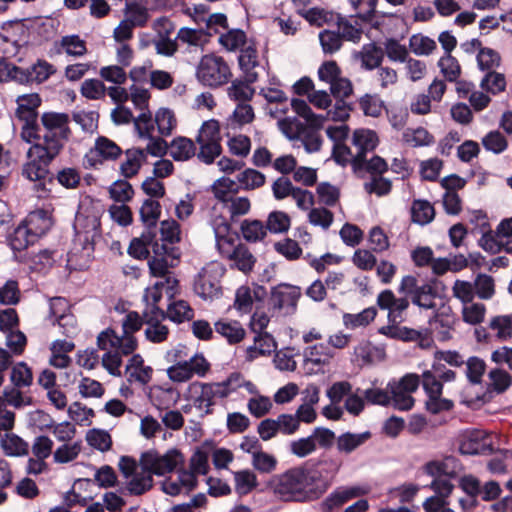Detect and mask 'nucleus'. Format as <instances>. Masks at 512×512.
<instances>
[{"label":"nucleus","mask_w":512,"mask_h":512,"mask_svg":"<svg viewBox=\"0 0 512 512\" xmlns=\"http://www.w3.org/2000/svg\"><path fill=\"white\" fill-rule=\"evenodd\" d=\"M16 116L23 122L21 139L31 144L26 152L27 161L22 174L30 181L44 179L48 167L62 152L71 137L70 117L66 113L45 112L37 122V108L41 104L38 94L18 96Z\"/></svg>","instance_id":"f257e3e1"},{"label":"nucleus","mask_w":512,"mask_h":512,"mask_svg":"<svg viewBox=\"0 0 512 512\" xmlns=\"http://www.w3.org/2000/svg\"><path fill=\"white\" fill-rule=\"evenodd\" d=\"M305 467H295L270 481L274 494L284 501L306 502L319 499Z\"/></svg>","instance_id":"f03ea898"},{"label":"nucleus","mask_w":512,"mask_h":512,"mask_svg":"<svg viewBox=\"0 0 512 512\" xmlns=\"http://www.w3.org/2000/svg\"><path fill=\"white\" fill-rule=\"evenodd\" d=\"M232 74L226 61L214 54L204 55L196 68L197 80L208 87L216 88L226 84Z\"/></svg>","instance_id":"7ed1b4c3"},{"label":"nucleus","mask_w":512,"mask_h":512,"mask_svg":"<svg viewBox=\"0 0 512 512\" xmlns=\"http://www.w3.org/2000/svg\"><path fill=\"white\" fill-rule=\"evenodd\" d=\"M183 461V455L177 449H170L164 454L148 450L141 454L139 466L150 475L163 476L174 471Z\"/></svg>","instance_id":"20e7f679"},{"label":"nucleus","mask_w":512,"mask_h":512,"mask_svg":"<svg viewBox=\"0 0 512 512\" xmlns=\"http://www.w3.org/2000/svg\"><path fill=\"white\" fill-rule=\"evenodd\" d=\"M224 273L225 268L221 263L212 261L206 264L195 278V293L204 300L218 298L222 293L220 282Z\"/></svg>","instance_id":"39448f33"},{"label":"nucleus","mask_w":512,"mask_h":512,"mask_svg":"<svg viewBox=\"0 0 512 512\" xmlns=\"http://www.w3.org/2000/svg\"><path fill=\"white\" fill-rule=\"evenodd\" d=\"M420 384V377L417 374H406L400 380H392L387 384L390 394V404L401 411H408L414 406L415 400L412 393Z\"/></svg>","instance_id":"423d86ee"},{"label":"nucleus","mask_w":512,"mask_h":512,"mask_svg":"<svg viewBox=\"0 0 512 512\" xmlns=\"http://www.w3.org/2000/svg\"><path fill=\"white\" fill-rule=\"evenodd\" d=\"M398 292L409 296L412 303L422 309L436 308L437 290L431 283L419 284L416 277L407 275L402 278Z\"/></svg>","instance_id":"0eeeda50"},{"label":"nucleus","mask_w":512,"mask_h":512,"mask_svg":"<svg viewBox=\"0 0 512 512\" xmlns=\"http://www.w3.org/2000/svg\"><path fill=\"white\" fill-rule=\"evenodd\" d=\"M420 381L426 395L425 409L429 413L436 415L453 408V401L442 396V383H438L430 372H423Z\"/></svg>","instance_id":"6e6552de"},{"label":"nucleus","mask_w":512,"mask_h":512,"mask_svg":"<svg viewBox=\"0 0 512 512\" xmlns=\"http://www.w3.org/2000/svg\"><path fill=\"white\" fill-rule=\"evenodd\" d=\"M210 369L209 362L203 355L195 354L189 360L176 362L167 369V375L173 382H186L192 377H204Z\"/></svg>","instance_id":"1a4fd4ad"},{"label":"nucleus","mask_w":512,"mask_h":512,"mask_svg":"<svg viewBox=\"0 0 512 512\" xmlns=\"http://www.w3.org/2000/svg\"><path fill=\"white\" fill-rule=\"evenodd\" d=\"M305 468L320 498L330 487L333 477L340 469V463L336 459L325 458Z\"/></svg>","instance_id":"9d476101"},{"label":"nucleus","mask_w":512,"mask_h":512,"mask_svg":"<svg viewBox=\"0 0 512 512\" xmlns=\"http://www.w3.org/2000/svg\"><path fill=\"white\" fill-rule=\"evenodd\" d=\"M379 143L375 131L370 129H357L353 133L352 145L354 148V172L360 173L363 169L365 157L375 150Z\"/></svg>","instance_id":"9b49d317"},{"label":"nucleus","mask_w":512,"mask_h":512,"mask_svg":"<svg viewBox=\"0 0 512 512\" xmlns=\"http://www.w3.org/2000/svg\"><path fill=\"white\" fill-rule=\"evenodd\" d=\"M97 346L102 351H120L124 355L132 354L137 348L135 337L118 335L112 328H107L97 336Z\"/></svg>","instance_id":"f8f14e48"},{"label":"nucleus","mask_w":512,"mask_h":512,"mask_svg":"<svg viewBox=\"0 0 512 512\" xmlns=\"http://www.w3.org/2000/svg\"><path fill=\"white\" fill-rule=\"evenodd\" d=\"M300 296V287L281 283L271 289L269 301L275 310L286 309L288 312H293L296 309Z\"/></svg>","instance_id":"ddd939ff"},{"label":"nucleus","mask_w":512,"mask_h":512,"mask_svg":"<svg viewBox=\"0 0 512 512\" xmlns=\"http://www.w3.org/2000/svg\"><path fill=\"white\" fill-rule=\"evenodd\" d=\"M376 303L381 310L388 311V322H403V314L410 305L407 297H396L390 289L380 292Z\"/></svg>","instance_id":"4468645a"},{"label":"nucleus","mask_w":512,"mask_h":512,"mask_svg":"<svg viewBox=\"0 0 512 512\" xmlns=\"http://www.w3.org/2000/svg\"><path fill=\"white\" fill-rule=\"evenodd\" d=\"M459 450L464 455L490 454L493 451L492 439L483 430H472L464 434Z\"/></svg>","instance_id":"2eb2a0df"},{"label":"nucleus","mask_w":512,"mask_h":512,"mask_svg":"<svg viewBox=\"0 0 512 512\" xmlns=\"http://www.w3.org/2000/svg\"><path fill=\"white\" fill-rule=\"evenodd\" d=\"M122 153L121 148L107 137L99 136L94 147L87 154V160L91 165L101 164L106 160H115Z\"/></svg>","instance_id":"dca6fc26"},{"label":"nucleus","mask_w":512,"mask_h":512,"mask_svg":"<svg viewBox=\"0 0 512 512\" xmlns=\"http://www.w3.org/2000/svg\"><path fill=\"white\" fill-rule=\"evenodd\" d=\"M214 230L216 246L223 257L231 259L237 248L235 239L230 235V225L223 217L215 219L211 222Z\"/></svg>","instance_id":"f3484780"},{"label":"nucleus","mask_w":512,"mask_h":512,"mask_svg":"<svg viewBox=\"0 0 512 512\" xmlns=\"http://www.w3.org/2000/svg\"><path fill=\"white\" fill-rule=\"evenodd\" d=\"M369 489L365 486L339 487L334 490L322 503L323 510L331 512L349 500L366 495Z\"/></svg>","instance_id":"a211bd4d"},{"label":"nucleus","mask_w":512,"mask_h":512,"mask_svg":"<svg viewBox=\"0 0 512 512\" xmlns=\"http://www.w3.org/2000/svg\"><path fill=\"white\" fill-rule=\"evenodd\" d=\"M196 485L197 480L193 473L183 469L178 471L176 479L167 478L161 484L162 491L171 496H177L183 492L189 493Z\"/></svg>","instance_id":"6ab92c4d"},{"label":"nucleus","mask_w":512,"mask_h":512,"mask_svg":"<svg viewBox=\"0 0 512 512\" xmlns=\"http://www.w3.org/2000/svg\"><path fill=\"white\" fill-rule=\"evenodd\" d=\"M73 228L76 235L84 236L85 241H93L99 235L100 220L94 214L77 213Z\"/></svg>","instance_id":"aec40b11"},{"label":"nucleus","mask_w":512,"mask_h":512,"mask_svg":"<svg viewBox=\"0 0 512 512\" xmlns=\"http://www.w3.org/2000/svg\"><path fill=\"white\" fill-rule=\"evenodd\" d=\"M238 61L241 70L245 74L247 82H256L258 80V72L256 69L260 66L257 50L251 45L242 48Z\"/></svg>","instance_id":"412c9836"},{"label":"nucleus","mask_w":512,"mask_h":512,"mask_svg":"<svg viewBox=\"0 0 512 512\" xmlns=\"http://www.w3.org/2000/svg\"><path fill=\"white\" fill-rule=\"evenodd\" d=\"M459 469V461L452 456L445 457L443 460L430 461L424 466L428 475L448 478L455 477Z\"/></svg>","instance_id":"4be33fe9"},{"label":"nucleus","mask_w":512,"mask_h":512,"mask_svg":"<svg viewBox=\"0 0 512 512\" xmlns=\"http://www.w3.org/2000/svg\"><path fill=\"white\" fill-rule=\"evenodd\" d=\"M215 332L226 339L229 344L241 342L246 331L240 322L236 320L221 319L214 324Z\"/></svg>","instance_id":"5701e85b"},{"label":"nucleus","mask_w":512,"mask_h":512,"mask_svg":"<svg viewBox=\"0 0 512 512\" xmlns=\"http://www.w3.org/2000/svg\"><path fill=\"white\" fill-rule=\"evenodd\" d=\"M123 13L124 19L135 27H145L150 19L147 6L137 0L125 2Z\"/></svg>","instance_id":"b1692460"},{"label":"nucleus","mask_w":512,"mask_h":512,"mask_svg":"<svg viewBox=\"0 0 512 512\" xmlns=\"http://www.w3.org/2000/svg\"><path fill=\"white\" fill-rule=\"evenodd\" d=\"M276 349V342L267 332L256 333L254 344L246 349L247 359L254 360L260 355H270Z\"/></svg>","instance_id":"393cba45"},{"label":"nucleus","mask_w":512,"mask_h":512,"mask_svg":"<svg viewBox=\"0 0 512 512\" xmlns=\"http://www.w3.org/2000/svg\"><path fill=\"white\" fill-rule=\"evenodd\" d=\"M23 223L29 229L32 238L39 239L51 227L52 222L50 217L44 210H36L31 212L24 220Z\"/></svg>","instance_id":"a878e982"},{"label":"nucleus","mask_w":512,"mask_h":512,"mask_svg":"<svg viewBox=\"0 0 512 512\" xmlns=\"http://www.w3.org/2000/svg\"><path fill=\"white\" fill-rule=\"evenodd\" d=\"M169 154L175 161H187L196 155L195 143L187 137L178 136L169 144Z\"/></svg>","instance_id":"bb28decb"},{"label":"nucleus","mask_w":512,"mask_h":512,"mask_svg":"<svg viewBox=\"0 0 512 512\" xmlns=\"http://www.w3.org/2000/svg\"><path fill=\"white\" fill-rule=\"evenodd\" d=\"M146 161V152L144 149L132 148L125 152V160L122 162L121 173L126 178L135 176L142 164Z\"/></svg>","instance_id":"cd10ccee"},{"label":"nucleus","mask_w":512,"mask_h":512,"mask_svg":"<svg viewBox=\"0 0 512 512\" xmlns=\"http://www.w3.org/2000/svg\"><path fill=\"white\" fill-rule=\"evenodd\" d=\"M189 392L193 394V401L197 408L205 409L209 412L210 407L214 405L213 390L209 383L194 382L189 386Z\"/></svg>","instance_id":"c85d7f7f"},{"label":"nucleus","mask_w":512,"mask_h":512,"mask_svg":"<svg viewBox=\"0 0 512 512\" xmlns=\"http://www.w3.org/2000/svg\"><path fill=\"white\" fill-rule=\"evenodd\" d=\"M0 446L5 455L21 457L28 454L29 445L21 437L14 433H6L0 439Z\"/></svg>","instance_id":"c756f323"},{"label":"nucleus","mask_w":512,"mask_h":512,"mask_svg":"<svg viewBox=\"0 0 512 512\" xmlns=\"http://www.w3.org/2000/svg\"><path fill=\"white\" fill-rule=\"evenodd\" d=\"M370 437L371 433L368 431L363 433H343L336 439L337 450L340 453L350 454L368 441Z\"/></svg>","instance_id":"7c9ffc66"},{"label":"nucleus","mask_w":512,"mask_h":512,"mask_svg":"<svg viewBox=\"0 0 512 512\" xmlns=\"http://www.w3.org/2000/svg\"><path fill=\"white\" fill-rule=\"evenodd\" d=\"M338 32L342 40L358 43L362 38V27L355 18L336 17Z\"/></svg>","instance_id":"2f4dec72"},{"label":"nucleus","mask_w":512,"mask_h":512,"mask_svg":"<svg viewBox=\"0 0 512 512\" xmlns=\"http://www.w3.org/2000/svg\"><path fill=\"white\" fill-rule=\"evenodd\" d=\"M9 379L11 385L29 388L33 384L32 369L24 361L16 362L10 366Z\"/></svg>","instance_id":"473e14b6"},{"label":"nucleus","mask_w":512,"mask_h":512,"mask_svg":"<svg viewBox=\"0 0 512 512\" xmlns=\"http://www.w3.org/2000/svg\"><path fill=\"white\" fill-rule=\"evenodd\" d=\"M239 188L237 182L228 177L219 178L211 187L215 198L223 204L231 200L238 193Z\"/></svg>","instance_id":"72a5a7b5"},{"label":"nucleus","mask_w":512,"mask_h":512,"mask_svg":"<svg viewBox=\"0 0 512 512\" xmlns=\"http://www.w3.org/2000/svg\"><path fill=\"white\" fill-rule=\"evenodd\" d=\"M153 482L152 475L141 469L126 482V490L131 495H142L153 487Z\"/></svg>","instance_id":"f704fd0d"},{"label":"nucleus","mask_w":512,"mask_h":512,"mask_svg":"<svg viewBox=\"0 0 512 512\" xmlns=\"http://www.w3.org/2000/svg\"><path fill=\"white\" fill-rule=\"evenodd\" d=\"M36 241L23 221L8 236L9 245L14 251H23Z\"/></svg>","instance_id":"c9c22d12"},{"label":"nucleus","mask_w":512,"mask_h":512,"mask_svg":"<svg viewBox=\"0 0 512 512\" xmlns=\"http://www.w3.org/2000/svg\"><path fill=\"white\" fill-rule=\"evenodd\" d=\"M292 109L311 127L321 128L325 122V117L322 114H315L310 106L301 99H293L291 101Z\"/></svg>","instance_id":"e433bc0d"},{"label":"nucleus","mask_w":512,"mask_h":512,"mask_svg":"<svg viewBox=\"0 0 512 512\" xmlns=\"http://www.w3.org/2000/svg\"><path fill=\"white\" fill-rule=\"evenodd\" d=\"M149 397L151 403L159 410L167 409L176 402V392L172 388L153 386Z\"/></svg>","instance_id":"4c0bfd02"},{"label":"nucleus","mask_w":512,"mask_h":512,"mask_svg":"<svg viewBox=\"0 0 512 512\" xmlns=\"http://www.w3.org/2000/svg\"><path fill=\"white\" fill-rule=\"evenodd\" d=\"M435 216V210L432 204L426 200H415L411 207V218L414 223L426 225L430 223Z\"/></svg>","instance_id":"58836bf2"},{"label":"nucleus","mask_w":512,"mask_h":512,"mask_svg":"<svg viewBox=\"0 0 512 512\" xmlns=\"http://www.w3.org/2000/svg\"><path fill=\"white\" fill-rule=\"evenodd\" d=\"M24 387H17L15 385L7 386L2 393L4 403L12 406L15 409H20L24 406L32 404V397L25 395L21 390Z\"/></svg>","instance_id":"ea45409f"},{"label":"nucleus","mask_w":512,"mask_h":512,"mask_svg":"<svg viewBox=\"0 0 512 512\" xmlns=\"http://www.w3.org/2000/svg\"><path fill=\"white\" fill-rule=\"evenodd\" d=\"M303 356L306 361L320 365L330 359L333 356V353L331 352L329 345L325 343H318L308 345L303 351Z\"/></svg>","instance_id":"a19ab883"},{"label":"nucleus","mask_w":512,"mask_h":512,"mask_svg":"<svg viewBox=\"0 0 512 512\" xmlns=\"http://www.w3.org/2000/svg\"><path fill=\"white\" fill-rule=\"evenodd\" d=\"M155 123L161 136H170L177 126L175 114L168 108H161L157 111Z\"/></svg>","instance_id":"79ce46f5"},{"label":"nucleus","mask_w":512,"mask_h":512,"mask_svg":"<svg viewBox=\"0 0 512 512\" xmlns=\"http://www.w3.org/2000/svg\"><path fill=\"white\" fill-rule=\"evenodd\" d=\"M362 66L368 70L379 67L383 59V51L375 44H367L362 47L359 53Z\"/></svg>","instance_id":"37998d69"},{"label":"nucleus","mask_w":512,"mask_h":512,"mask_svg":"<svg viewBox=\"0 0 512 512\" xmlns=\"http://www.w3.org/2000/svg\"><path fill=\"white\" fill-rule=\"evenodd\" d=\"M477 63L481 71L487 73L495 71L500 66L501 57L497 51L492 48H481L477 54Z\"/></svg>","instance_id":"c03bdc74"},{"label":"nucleus","mask_w":512,"mask_h":512,"mask_svg":"<svg viewBox=\"0 0 512 512\" xmlns=\"http://www.w3.org/2000/svg\"><path fill=\"white\" fill-rule=\"evenodd\" d=\"M82 445L80 441L64 443L53 452V460L58 464H65L74 461L80 454Z\"/></svg>","instance_id":"a18cd8bd"},{"label":"nucleus","mask_w":512,"mask_h":512,"mask_svg":"<svg viewBox=\"0 0 512 512\" xmlns=\"http://www.w3.org/2000/svg\"><path fill=\"white\" fill-rule=\"evenodd\" d=\"M300 13L311 25L317 27L334 22L338 16L331 11L318 7L303 10Z\"/></svg>","instance_id":"49530a36"},{"label":"nucleus","mask_w":512,"mask_h":512,"mask_svg":"<svg viewBox=\"0 0 512 512\" xmlns=\"http://www.w3.org/2000/svg\"><path fill=\"white\" fill-rule=\"evenodd\" d=\"M377 315V310L374 307H369L357 314H344L343 322L347 328H357L366 326L372 322Z\"/></svg>","instance_id":"de8ad7c7"},{"label":"nucleus","mask_w":512,"mask_h":512,"mask_svg":"<svg viewBox=\"0 0 512 512\" xmlns=\"http://www.w3.org/2000/svg\"><path fill=\"white\" fill-rule=\"evenodd\" d=\"M475 286L470 281L457 279L451 287V293L454 298L459 300L462 305L473 302L475 298Z\"/></svg>","instance_id":"09e8293b"},{"label":"nucleus","mask_w":512,"mask_h":512,"mask_svg":"<svg viewBox=\"0 0 512 512\" xmlns=\"http://www.w3.org/2000/svg\"><path fill=\"white\" fill-rule=\"evenodd\" d=\"M438 66L445 79L449 82H455L461 75V66L456 58L447 53L438 61Z\"/></svg>","instance_id":"8fccbe9b"},{"label":"nucleus","mask_w":512,"mask_h":512,"mask_svg":"<svg viewBox=\"0 0 512 512\" xmlns=\"http://www.w3.org/2000/svg\"><path fill=\"white\" fill-rule=\"evenodd\" d=\"M462 319L470 325H478L484 321L486 306L483 303L471 302L462 307Z\"/></svg>","instance_id":"3c124183"},{"label":"nucleus","mask_w":512,"mask_h":512,"mask_svg":"<svg viewBox=\"0 0 512 512\" xmlns=\"http://www.w3.org/2000/svg\"><path fill=\"white\" fill-rule=\"evenodd\" d=\"M241 232L245 240L257 242L264 239L267 234V228L259 220H245L241 224Z\"/></svg>","instance_id":"603ef678"},{"label":"nucleus","mask_w":512,"mask_h":512,"mask_svg":"<svg viewBox=\"0 0 512 512\" xmlns=\"http://www.w3.org/2000/svg\"><path fill=\"white\" fill-rule=\"evenodd\" d=\"M472 284L475 286V296L482 300H489L495 294V283L492 276L480 273Z\"/></svg>","instance_id":"864d4df0"},{"label":"nucleus","mask_w":512,"mask_h":512,"mask_svg":"<svg viewBox=\"0 0 512 512\" xmlns=\"http://www.w3.org/2000/svg\"><path fill=\"white\" fill-rule=\"evenodd\" d=\"M251 83L245 81H234L228 88V96L237 101L238 103H248L255 93L254 88L250 86Z\"/></svg>","instance_id":"5fc2aeb1"},{"label":"nucleus","mask_w":512,"mask_h":512,"mask_svg":"<svg viewBox=\"0 0 512 512\" xmlns=\"http://www.w3.org/2000/svg\"><path fill=\"white\" fill-rule=\"evenodd\" d=\"M193 310L184 300H178L168 305L167 317L176 323H182L193 318Z\"/></svg>","instance_id":"6e6d98bb"},{"label":"nucleus","mask_w":512,"mask_h":512,"mask_svg":"<svg viewBox=\"0 0 512 512\" xmlns=\"http://www.w3.org/2000/svg\"><path fill=\"white\" fill-rule=\"evenodd\" d=\"M219 122L215 119L205 121L196 137L197 142L221 143Z\"/></svg>","instance_id":"4d7b16f0"},{"label":"nucleus","mask_w":512,"mask_h":512,"mask_svg":"<svg viewBox=\"0 0 512 512\" xmlns=\"http://www.w3.org/2000/svg\"><path fill=\"white\" fill-rule=\"evenodd\" d=\"M86 441L91 447L101 452L109 451L112 447L111 435L102 429L89 430L86 434Z\"/></svg>","instance_id":"13d9d810"},{"label":"nucleus","mask_w":512,"mask_h":512,"mask_svg":"<svg viewBox=\"0 0 512 512\" xmlns=\"http://www.w3.org/2000/svg\"><path fill=\"white\" fill-rule=\"evenodd\" d=\"M219 43L227 51H236L246 44V34L240 29H231L220 35Z\"/></svg>","instance_id":"bf43d9fd"},{"label":"nucleus","mask_w":512,"mask_h":512,"mask_svg":"<svg viewBox=\"0 0 512 512\" xmlns=\"http://www.w3.org/2000/svg\"><path fill=\"white\" fill-rule=\"evenodd\" d=\"M265 179L263 173L251 168L244 170L237 176L238 183L245 190H253L263 186Z\"/></svg>","instance_id":"052dcab7"},{"label":"nucleus","mask_w":512,"mask_h":512,"mask_svg":"<svg viewBox=\"0 0 512 512\" xmlns=\"http://www.w3.org/2000/svg\"><path fill=\"white\" fill-rule=\"evenodd\" d=\"M230 260H232L235 266L244 273L250 272L256 261L249 249L242 244L237 245L234 255Z\"/></svg>","instance_id":"680f3d73"},{"label":"nucleus","mask_w":512,"mask_h":512,"mask_svg":"<svg viewBox=\"0 0 512 512\" xmlns=\"http://www.w3.org/2000/svg\"><path fill=\"white\" fill-rule=\"evenodd\" d=\"M60 47L67 55L80 57L86 54V43L78 35L63 36L60 40Z\"/></svg>","instance_id":"e2e57ef3"},{"label":"nucleus","mask_w":512,"mask_h":512,"mask_svg":"<svg viewBox=\"0 0 512 512\" xmlns=\"http://www.w3.org/2000/svg\"><path fill=\"white\" fill-rule=\"evenodd\" d=\"M480 86L483 90L492 94L500 93L504 91L506 87L505 76L496 71L487 72L482 78Z\"/></svg>","instance_id":"0e129e2a"},{"label":"nucleus","mask_w":512,"mask_h":512,"mask_svg":"<svg viewBox=\"0 0 512 512\" xmlns=\"http://www.w3.org/2000/svg\"><path fill=\"white\" fill-rule=\"evenodd\" d=\"M21 291L18 282L15 280H7L0 287V304L1 305H16L20 302Z\"/></svg>","instance_id":"69168bd1"},{"label":"nucleus","mask_w":512,"mask_h":512,"mask_svg":"<svg viewBox=\"0 0 512 512\" xmlns=\"http://www.w3.org/2000/svg\"><path fill=\"white\" fill-rule=\"evenodd\" d=\"M489 389L502 393L504 392L512 383V378L509 373L503 369H492L488 373Z\"/></svg>","instance_id":"338daca9"},{"label":"nucleus","mask_w":512,"mask_h":512,"mask_svg":"<svg viewBox=\"0 0 512 512\" xmlns=\"http://www.w3.org/2000/svg\"><path fill=\"white\" fill-rule=\"evenodd\" d=\"M490 328L497 332V337L507 340L512 336V313L508 315H499L491 319Z\"/></svg>","instance_id":"774afa93"}]
</instances>
